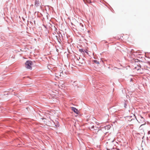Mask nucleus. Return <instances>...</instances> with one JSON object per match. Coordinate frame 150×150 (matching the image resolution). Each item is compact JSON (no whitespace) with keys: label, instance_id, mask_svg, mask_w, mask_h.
<instances>
[{"label":"nucleus","instance_id":"14","mask_svg":"<svg viewBox=\"0 0 150 150\" xmlns=\"http://www.w3.org/2000/svg\"><path fill=\"white\" fill-rule=\"evenodd\" d=\"M94 127V126H92L91 127V129L93 128Z\"/></svg>","mask_w":150,"mask_h":150},{"label":"nucleus","instance_id":"16","mask_svg":"<svg viewBox=\"0 0 150 150\" xmlns=\"http://www.w3.org/2000/svg\"><path fill=\"white\" fill-rule=\"evenodd\" d=\"M45 119V118H42V119Z\"/></svg>","mask_w":150,"mask_h":150},{"label":"nucleus","instance_id":"15","mask_svg":"<svg viewBox=\"0 0 150 150\" xmlns=\"http://www.w3.org/2000/svg\"><path fill=\"white\" fill-rule=\"evenodd\" d=\"M129 120H130V118L129 117V119L128 120H128V121H129Z\"/></svg>","mask_w":150,"mask_h":150},{"label":"nucleus","instance_id":"10","mask_svg":"<svg viewBox=\"0 0 150 150\" xmlns=\"http://www.w3.org/2000/svg\"><path fill=\"white\" fill-rule=\"evenodd\" d=\"M143 125H141L140 126V127H139V129H140V130H141V129H142V127L143 126Z\"/></svg>","mask_w":150,"mask_h":150},{"label":"nucleus","instance_id":"9","mask_svg":"<svg viewBox=\"0 0 150 150\" xmlns=\"http://www.w3.org/2000/svg\"><path fill=\"white\" fill-rule=\"evenodd\" d=\"M59 86H62V87H64V84L63 83H59Z\"/></svg>","mask_w":150,"mask_h":150},{"label":"nucleus","instance_id":"11","mask_svg":"<svg viewBox=\"0 0 150 150\" xmlns=\"http://www.w3.org/2000/svg\"><path fill=\"white\" fill-rule=\"evenodd\" d=\"M110 126H109V125H108V126H105V128H110Z\"/></svg>","mask_w":150,"mask_h":150},{"label":"nucleus","instance_id":"5","mask_svg":"<svg viewBox=\"0 0 150 150\" xmlns=\"http://www.w3.org/2000/svg\"><path fill=\"white\" fill-rule=\"evenodd\" d=\"M107 150H110L113 148V143L112 142L110 144H108V142L107 143Z\"/></svg>","mask_w":150,"mask_h":150},{"label":"nucleus","instance_id":"8","mask_svg":"<svg viewBox=\"0 0 150 150\" xmlns=\"http://www.w3.org/2000/svg\"><path fill=\"white\" fill-rule=\"evenodd\" d=\"M93 62L96 63V64H99V62L97 61V60H94L93 61Z\"/></svg>","mask_w":150,"mask_h":150},{"label":"nucleus","instance_id":"2","mask_svg":"<svg viewBox=\"0 0 150 150\" xmlns=\"http://www.w3.org/2000/svg\"><path fill=\"white\" fill-rule=\"evenodd\" d=\"M25 67L29 69H32V62L31 61H27L25 63Z\"/></svg>","mask_w":150,"mask_h":150},{"label":"nucleus","instance_id":"1","mask_svg":"<svg viewBox=\"0 0 150 150\" xmlns=\"http://www.w3.org/2000/svg\"><path fill=\"white\" fill-rule=\"evenodd\" d=\"M56 123L57 124V125H56L55 123H54L53 121L51 120L50 121H48L46 122V124L49 126L54 127H59V125L58 124V122H56Z\"/></svg>","mask_w":150,"mask_h":150},{"label":"nucleus","instance_id":"3","mask_svg":"<svg viewBox=\"0 0 150 150\" xmlns=\"http://www.w3.org/2000/svg\"><path fill=\"white\" fill-rule=\"evenodd\" d=\"M77 60L76 61V63L77 65L79 66H81L84 62V60L82 58H81L79 57H77Z\"/></svg>","mask_w":150,"mask_h":150},{"label":"nucleus","instance_id":"6","mask_svg":"<svg viewBox=\"0 0 150 150\" xmlns=\"http://www.w3.org/2000/svg\"><path fill=\"white\" fill-rule=\"evenodd\" d=\"M70 109L71 110L74 112H78L77 110L74 107H71L70 108Z\"/></svg>","mask_w":150,"mask_h":150},{"label":"nucleus","instance_id":"12","mask_svg":"<svg viewBox=\"0 0 150 150\" xmlns=\"http://www.w3.org/2000/svg\"><path fill=\"white\" fill-rule=\"evenodd\" d=\"M62 75H63V72H61L60 73V75H59V76H62Z\"/></svg>","mask_w":150,"mask_h":150},{"label":"nucleus","instance_id":"13","mask_svg":"<svg viewBox=\"0 0 150 150\" xmlns=\"http://www.w3.org/2000/svg\"><path fill=\"white\" fill-rule=\"evenodd\" d=\"M148 134H150V131H149L148 132Z\"/></svg>","mask_w":150,"mask_h":150},{"label":"nucleus","instance_id":"7","mask_svg":"<svg viewBox=\"0 0 150 150\" xmlns=\"http://www.w3.org/2000/svg\"><path fill=\"white\" fill-rule=\"evenodd\" d=\"M35 5L36 7L38 6L39 5V1H36V0L35 1Z\"/></svg>","mask_w":150,"mask_h":150},{"label":"nucleus","instance_id":"4","mask_svg":"<svg viewBox=\"0 0 150 150\" xmlns=\"http://www.w3.org/2000/svg\"><path fill=\"white\" fill-rule=\"evenodd\" d=\"M135 117V115L133 114V113H131L129 116H127L126 117V119L128 120L129 118V117L130 118V120H129V121H131L133 119H134Z\"/></svg>","mask_w":150,"mask_h":150}]
</instances>
